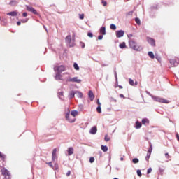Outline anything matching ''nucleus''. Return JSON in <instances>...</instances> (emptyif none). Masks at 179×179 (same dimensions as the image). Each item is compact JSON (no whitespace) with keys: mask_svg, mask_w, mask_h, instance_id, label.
<instances>
[{"mask_svg":"<svg viewBox=\"0 0 179 179\" xmlns=\"http://www.w3.org/2000/svg\"><path fill=\"white\" fill-rule=\"evenodd\" d=\"M129 45L130 48L135 50V51H141V50H142V47L139 46L134 40L129 41Z\"/></svg>","mask_w":179,"mask_h":179,"instance_id":"f257e3e1","label":"nucleus"},{"mask_svg":"<svg viewBox=\"0 0 179 179\" xmlns=\"http://www.w3.org/2000/svg\"><path fill=\"white\" fill-rule=\"evenodd\" d=\"M7 15L15 17L16 20H19V17H20V13L17 10L10 11L7 13Z\"/></svg>","mask_w":179,"mask_h":179,"instance_id":"f03ea898","label":"nucleus"},{"mask_svg":"<svg viewBox=\"0 0 179 179\" xmlns=\"http://www.w3.org/2000/svg\"><path fill=\"white\" fill-rule=\"evenodd\" d=\"M1 173L3 176H4V178H12V176L10 175V172H9V171L6 168H3L1 169Z\"/></svg>","mask_w":179,"mask_h":179,"instance_id":"7ed1b4c3","label":"nucleus"},{"mask_svg":"<svg viewBox=\"0 0 179 179\" xmlns=\"http://www.w3.org/2000/svg\"><path fill=\"white\" fill-rule=\"evenodd\" d=\"M66 120L69 122L73 123L75 121H76V118L74 117L71 116V115L69 114V113L66 114Z\"/></svg>","mask_w":179,"mask_h":179,"instance_id":"20e7f679","label":"nucleus"},{"mask_svg":"<svg viewBox=\"0 0 179 179\" xmlns=\"http://www.w3.org/2000/svg\"><path fill=\"white\" fill-rule=\"evenodd\" d=\"M26 8H27V10H28V12H31L32 13H34V15H38V13L37 12V10H36V9H34V8H33L30 6H26Z\"/></svg>","mask_w":179,"mask_h":179,"instance_id":"39448f33","label":"nucleus"},{"mask_svg":"<svg viewBox=\"0 0 179 179\" xmlns=\"http://www.w3.org/2000/svg\"><path fill=\"white\" fill-rule=\"evenodd\" d=\"M68 82H73L75 83H80L82 80L78 79V77L70 78L67 80Z\"/></svg>","mask_w":179,"mask_h":179,"instance_id":"423d86ee","label":"nucleus"},{"mask_svg":"<svg viewBox=\"0 0 179 179\" xmlns=\"http://www.w3.org/2000/svg\"><path fill=\"white\" fill-rule=\"evenodd\" d=\"M55 71H57L58 72H64L66 69L65 66L61 65L59 66H55L54 67Z\"/></svg>","mask_w":179,"mask_h":179,"instance_id":"0eeeda50","label":"nucleus"},{"mask_svg":"<svg viewBox=\"0 0 179 179\" xmlns=\"http://www.w3.org/2000/svg\"><path fill=\"white\" fill-rule=\"evenodd\" d=\"M147 41L152 47H156V41H155V39L150 37H147Z\"/></svg>","mask_w":179,"mask_h":179,"instance_id":"6e6552de","label":"nucleus"},{"mask_svg":"<svg viewBox=\"0 0 179 179\" xmlns=\"http://www.w3.org/2000/svg\"><path fill=\"white\" fill-rule=\"evenodd\" d=\"M155 101H158L159 103H164V104H169V101L162 98L156 97Z\"/></svg>","mask_w":179,"mask_h":179,"instance_id":"1a4fd4ad","label":"nucleus"},{"mask_svg":"<svg viewBox=\"0 0 179 179\" xmlns=\"http://www.w3.org/2000/svg\"><path fill=\"white\" fill-rule=\"evenodd\" d=\"M124 34H125V32L122 30L116 31V37L117 38H120V37H124Z\"/></svg>","mask_w":179,"mask_h":179,"instance_id":"9d476101","label":"nucleus"},{"mask_svg":"<svg viewBox=\"0 0 179 179\" xmlns=\"http://www.w3.org/2000/svg\"><path fill=\"white\" fill-rule=\"evenodd\" d=\"M72 41V39L71 38V35H69L66 37V43L69 45L70 47H73V43L71 44V42Z\"/></svg>","mask_w":179,"mask_h":179,"instance_id":"9b49d317","label":"nucleus"},{"mask_svg":"<svg viewBox=\"0 0 179 179\" xmlns=\"http://www.w3.org/2000/svg\"><path fill=\"white\" fill-rule=\"evenodd\" d=\"M55 159H57V148L53 149L52 152V162H55Z\"/></svg>","mask_w":179,"mask_h":179,"instance_id":"f8f14e48","label":"nucleus"},{"mask_svg":"<svg viewBox=\"0 0 179 179\" xmlns=\"http://www.w3.org/2000/svg\"><path fill=\"white\" fill-rule=\"evenodd\" d=\"M90 133L92 134V135H96V134H97V127L94 126L92 128H91Z\"/></svg>","mask_w":179,"mask_h":179,"instance_id":"ddd939ff","label":"nucleus"},{"mask_svg":"<svg viewBox=\"0 0 179 179\" xmlns=\"http://www.w3.org/2000/svg\"><path fill=\"white\" fill-rule=\"evenodd\" d=\"M88 96L90 97V99L91 100V101H93L94 100V94H93L92 91L89 92Z\"/></svg>","mask_w":179,"mask_h":179,"instance_id":"4468645a","label":"nucleus"},{"mask_svg":"<svg viewBox=\"0 0 179 179\" xmlns=\"http://www.w3.org/2000/svg\"><path fill=\"white\" fill-rule=\"evenodd\" d=\"M55 79L56 80H62V75H61V73H57L55 76Z\"/></svg>","mask_w":179,"mask_h":179,"instance_id":"2eb2a0df","label":"nucleus"},{"mask_svg":"<svg viewBox=\"0 0 179 179\" xmlns=\"http://www.w3.org/2000/svg\"><path fill=\"white\" fill-rule=\"evenodd\" d=\"M67 152H68L69 156L73 155V148L72 147L69 148Z\"/></svg>","mask_w":179,"mask_h":179,"instance_id":"dca6fc26","label":"nucleus"},{"mask_svg":"<svg viewBox=\"0 0 179 179\" xmlns=\"http://www.w3.org/2000/svg\"><path fill=\"white\" fill-rule=\"evenodd\" d=\"M17 3H19L17 2V1L16 0H13V1H10V3H9V5H10V6H16V5H17Z\"/></svg>","mask_w":179,"mask_h":179,"instance_id":"f3484780","label":"nucleus"},{"mask_svg":"<svg viewBox=\"0 0 179 179\" xmlns=\"http://www.w3.org/2000/svg\"><path fill=\"white\" fill-rule=\"evenodd\" d=\"M78 114H79V112H78V110H72V111L71 112V115L73 116V117H74V118H75V117H76V115H78Z\"/></svg>","mask_w":179,"mask_h":179,"instance_id":"a211bd4d","label":"nucleus"},{"mask_svg":"<svg viewBox=\"0 0 179 179\" xmlns=\"http://www.w3.org/2000/svg\"><path fill=\"white\" fill-rule=\"evenodd\" d=\"M142 124L143 125H148L149 124V120H148L147 118H144L142 120Z\"/></svg>","mask_w":179,"mask_h":179,"instance_id":"6ab92c4d","label":"nucleus"},{"mask_svg":"<svg viewBox=\"0 0 179 179\" xmlns=\"http://www.w3.org/2000/svg\"><path fill=\"white\" fill-rule=\"evenodd\" d=\"M101 149L103 152H107V150H108V147L106 145H101Z\"/></svg>","mask_w":179,"mask_h":179,"instance_id":"aec40b11","label":"nucleus"},{"mask_svg":"<svg viewBox=\"0 0 179 179\" xmlns=\"http://www.w3.org/2000/svg\"><path fill=\"white\" fill-rule=\"evenodd\" d=\"M75 94H76V92H75L73 91H71L69 93L70 99H73V97H75Z\"/></svg>","mask_w":179,"mask_h":179,"instance_id":"412c9836","label":"nucleus"},{"mask_svg":"<svg viewBox=\"0 0 179 179\" xmlns=\"http://www.w3.org/2000/svg\"><path fill=\"white\" fill-rule=\"evenodd\" d=\"M141 127H142V124L139 121H137L136 122V128L137 129H139V128H141Z\"/></svg>","mask_w":179,"mask_h":179,"instance_id":"4be33fe9","label":"nucleus"},{"mask_svg":"<svg viewBox=\"0 0 179 179\" xmlns=\"http://www.w3.org/2000/svg\"><path fill=\"white\" fill-rule=\"evenodd\" d=\"M101 34H103V36H105L106 34V27H101L100 29Z\"/></svg>","mask_w":179,"mask_h":179,"instance_id":"5701e85b","label":"nucleus"},{"mask_svg":"<svg viewBox=\"0 0 179 179\" xmlns=\"http://www.w3.org/2000/svg\"><path fill=\"white\" fill-rule=\"evenodd\" d=\"M10 20L11 23H16V22H17V20H16V17H10Z\"/></svg>","mask_w":179,"mask_h":179,"instance_id":"b1692460","label":"nucleus"},{"mask_svg":"<svg viewBox=\"0 0 179 179\" xmlns=\"http://www.w3.org/2000/svg\"><path fill=\"white\" fill-rule=\"evenodd\" d=\"M76 94L77 95V97H79L80 99H82L83 97V94L80 92H76Z\"/></svg>","mask_w":179,"mask_h":179,"instance_id":"393cba45","label":"nucleus"},{"mask_svg":"<svg viewBox=\"0 0 179 179\" xmlns=\"http://www.w3.org/2000/svg\"><path fill=\"white\" fill-rule=\"evenodd\" d=\"M129 85H131V86H135V82H134V80H132L131 78L129 79Z\"/></svg>","mask_w":179,"mask_h":179,"instance_id":"a878e982","label":"nucleus"},{"mask_svg":"<svg viewBox=\"0 0 179 179\" xmlns=\"http://www.w3.org/2000/svg\"><path fill=\"white\" fill-rule=\"evenodd\" d=\"M152 150H153V148H152V145H150V148H149V150L148 151L147 155H149V156H150L152 155Z\"/></svg>","mask_w":179,"mask_h":179,"instance_id":"bb28decb","label":"nucleus"},{"mask_svg":"<svg viewBox=\"0 0 179 179\" xmlns=\"http://www.w3.org/2000/svg\"><path fill=\"white\" fill-rule=\"evenodd\" d=\"M148 56L150 58H152V59H155V55L152 52H148Z\"/></svg>","mask_w":179,"mask_h":179,"instance_id":"cd10ccee","label":"nucleus"},{"mask_svg":"<svg viewBox=\"0 0 179 179\" xmlns=\"http://www.w3.org/2000/svg\"><path fill=\"white\" fill-rule=\"evenodd\" d=\"M120 48H125L127 47V45L125 44V42H123L122 43L119 45Z\"/></svg>","mask_w":179,"mask_h":179,"instance_id":"c85d7f7f","label":"nucleus"},{"mask_svg":"<svg viewBox=\"0 0 179 179\" xmlns=\"http://www.w3.org/2000/svg\"><path fill=\"white\" fill-rule=\"evenodd\" d=\"M73 68L76 69V71H79V65H78L76 63L73 64Z\"/></svg>","mask_w":179,"mask_h":179,"instance_id":"c756f323","label":"nucleus"},{"mask_svg":"<svg viewBox=\"0 0 179 179\" xmlns=\"http://www.w3.org/2000/svg\"><path fill=\"white\" fill-rule=\"evenodd\" d=\"M110 29L111 30H117V27L114 24H110Z\"/></svg>","mask_w":179,"mask_h":179,"instance_id":"7c9ffc66","label":"nucleus"},{"mask_svg":"<svg viewBox=\"0 0 179 179\" xmlns=\"http://www.w3.org/2000/svg\"><path fill=\"white\" fill-rule=\"evenodd\" d=\"M132 162L134 164H136V163H139V159H138V158H134Z\"/></svg>","mask_w":179,"mask_h":179,"instance_id":"2f4dec72","label":"nucleus"},{"mask_svg":"<svg viewBox=\"0 0 179 179\" xmlns=\"http://www.w3.org/2000/svg\"><path fill=\"white\" fill-rule=\"evenodd\" d=\"M96 111L99 113V114L101 113V106H98L96 108Z\"/></svg>","mask_w":179,"mask_h":179,"instance_id":"473e14b6","label":"nucleus"},{"mask_svg":"<svg viewBox=\"0 0 179 179\" xmlns=\"http://www.w3.org/2000/svg\"><path fill=\"white\" fill-rule=\"evenodd\" d=\"M135 22L137 23V24H141V20H139V18L136 17L135 19Z\"/></svg>","mask_w":179,"mask_h":179,"instance_id":"72a5a7b5","label":"nucleus"},{"mask_svg":"<svg viewBox=\"0 0 179 179\" xmlns=\"http://www.w3.org/2000/svg\"><path fill=\"white\" fill-rule=\"evenodd\" d=\"M137 176H138V177H142V173L141 172V170H137Z\"/></svg>","mask_w":179,"mask_h":179,"instance_id":"f704fd0d","label":"nucleus"},{"mask_svg":"<svg viewBox=\"0 0 179 179\" xmlns=\"http://www.w3.org/2000/svg\"><path fill=\"white\" fill-rule=\"evenodd\" d=\"M104 139L106 142H108V141H110V137H108V135H106Z\"/></svg>","mask_w":179,"mask_h":179,"instance_id":"c9c22d12","label":"nucleus"},{"mask_svg":"<svg viewBox=\"0 0 179 179\" xmlns=\"http://www.w3.org/2000/svg\"><path fill=\"white\" fill-rule=\"evenodd\" d=\"M79 19H81V20L85 19V14H80L79 15Z\"/></svg>","mask_w":179,"mask_h":179,"instance_id":"e433bc0d","label":"nucleus"},{"mask_svg":"<svg viewBox=\"0 0 179 179\" xmlns=\"http://www.w3.org/2000/svg\"><path fill=\"white\" fill-rule=\"evenodd\" d=\"M23 22V20H21V21H16L17 25V26H20L22 24V23Z\"/></svg>","mask_w":179,"mask_h":179,"instance_id":"4c0bfd02","label":"nucleus"},{"mask_svg":"<svg viewBox=\"0 0 179 179\" xmlns=\"http://www.w3.org/2000/svg\"><path fill=\"white\" fill-rule=\"evenodd\" d=\"M90 163H94V157H91L90 158Z\"/></svg>","mask_w":179,"mask_h":179,"instance_id":"58836bf2","label":"nucleus"},{"mask_svg":"<svg viewBox=\"0 0 179 179\" xmlns=\"http://www.w3.org/2000/svg\"><path fill=\"white\" fill-rule=\"evenodd\" d=\"M103 6H107V1L102 0Z\"/></svg>","mask_w":179,"mask_h":179,"instance_id":"ea45409f","label":"nucleus"},{"mask_svg":"<svg viewBox=\"0 0 179 179\" xmlns=\"http://www.w3.org/2000/svg\"><path fill=\"white\" fill-rule=\"evenodd\" d=\"M87 36L92 38L93 37V34L92 32H88Z\"/></svg>","mask_w":179,"mask_h":179,"instance_id":"a19ab883","label":"nucleus"},{"mask_svg":"<svg viewBox=\"0 0 179 179\" xmlns=\"http://www.w3.org/2000/svg\"><path fill=\"white\" fill-rule=\"evenodd\" d=\"M150 158V155H149V154H147V156L145 157V160L147 162H149V159Z\"/></svg>","mask_w":179,"mask_h":179,"instance_id":"79ce46f5","label":"nucleus"},{"mask_svg":"<svg viewBox=\"0 0 179 179\" xmlns=\"http://www.w3.org/2000/svg\"><path fill=\"white\" fill-rule=\"evenodd\" d=\"M54 169H55V170H58V169H59L58 164H55Z\"/></svg>","mask_w":179,"mask_h":179,"instance_id":"37998d69","label":"nucleus"},{"mask_svg":"<svg viewBox=\"0 0 179 179\" xmlns=\"http://www.w3.org/2000/svg\"><path fill=\"white\" fill-rule=\"evenodd\" d=\"M152 173V168H149L147 171V174H150Z\"/></svg>","mask_w":179,"mask_h":179,"instance_id":"c03bdc74","label":"nucleus"},{"mask_svg":"<svg viewBox=\"0 0 179 179\" xmlns=\"http://www.w3.org/2000/svg\"><path fill=\"white\" fill-rule=\"evenodd\" d=\"M47 164H48V166H50L52 169L54 168V166L52 165V162H48L47 163Z\"/></svg>","mask_w":179,"mask_h":179,"instance_id":"a18cd8bd","label":"nucleus"},{"mask_svg":"<svg viewBox=\"0 0 179 179\" xmlns=\"http://www.w3.org/2000/svg\"><path fill=\"white\" fill-rule=\"evenodd\" d=\"M5 157H6V155H3V154H1V156H0V159H5Z\"/></svg>","mask_w":179,"mask_h":179,"instance_id":"49530a36","label":"nucleus"},{"mask_svg":"<svg viewBox=\"0 0 179 179\" xmlns=\"http://www.w3.org/2000/svg\"><path fill=\"white\" fill-rule=\"evenodd\" d=\"M97 104H98V107H101V103H100V100H97Z\"/></svg>","mask_w":179,"mask_h":179,"instance_id":"de8ad7c7","label":"nucleus"},{"mask_svg":"<svg viewBox=\"0 0 179 179\" xmlns=\"http://www.w3.org/2000/svg\"><path fill=\"white\" fill-rule=\"evenodd\" d=\"M80 45H81L82 48H85V43L80 42Z\"/></svg>","mask_w":179,"mask_h":179,"instance_id":"09e8293b","label":"nucleus"},{"mask_svg":"<svg viewBox=\"0 0 179 179\" xmlns=\"http://www.w3.org/2000/svg\"><path fill=\"white\" fill-rule=\"evenodd\" d=\"M98 40H103V36L102 35H99L98 36Z\"/></svg>","mask_w":179,"mask_h":179,"instance_id":"8fccbe9b","label":"nucleus"},{"mask_svg":"<svg viewBox=\"0 0 179 179\" xmlns=\"http://www.w3.org/2000/svg\"><path fill=\"white\" fill-rule=\"evenodd\" d=\"M159 171H160V173H164V169L159 168Z\"/></svg>","mask_w":179,"mask_h":179,"instance_id":"3c124183","label":"nucleus"},{"mask_svg":"<svg viewBox=\"0 0 179 179\" xmlns=\"http://www.w3.org/2000/svg\"><path fill=\"white\" fill-rule=\"evenodd\" d=\"M165 157H166V159H169L170 155H169V153H165Z\"/></svg>","mask_w":179,"mask_h":179,"instance_id":"603ef678","label":"nucleus"},{"mask_svg":"<svg viewBox=\"0 0 179 179\" xmlns=\"http://www.w3.org/2000/svg\"><path fill=\"white\" fill-rule=\"evenodd\" d=\"M133 14H134V11H129L128 13V15H130V16H132Z\"/></svg>","mask_w":179,"mask_h":179,"instance_id":"864d4df0","label":"nucleus"},{"mask_svg":"<svg viewBox=\"0 0 179 179\" xmlns=\"http://www.w3.org/2000/svg\"><path fill=\"white\" fill-rule=\"evenodd\" d=\"M174 62H176V60H174V59L170 60V64H173V65H174Z\"/></svg>","mask_w":179,"mask_h":179,"instance_id":"5fc2aeb1","label":"nucleus"},{"mask_svg":"<svg viewBox=\"0 0 179 179\" xmlns=\"http://www.w3.org/2000/svg\"><path fill=\"white\" fill-rule=\"evenodd\" d=\"M66 176L67 177H69L71 176V171H69L67 173H66Z\"/></svg>","mask_w":179,"mask_h":179,"instance_id":"6e6d98bb","label":"nucleus"},{"mask_svg":"<svg viewBox=\"0 0 179 179\" xmlns=\"http://www.w3.org/2000/svg\"><path fill=\"white\" fill-rule=\"evenodd\" d=\"M120 97H122V99H125V96L122 94H120Z\"/></svg>","mask_w":179,"mask_h":179,"instance_id":"4d7b16f0","label":"nucleus"},{"mask_svg":"<svg viewBox=\"0 0 179 179\" xmlns=\"http://www.w3.org/2000/svg\"><path fill=\"white\" fill-rule=\"evenodd\" d=\"M23 16H24V17H26V16H27V13H24Z\"/></svg>","mask_w":179,"mask_h":179,"instance_id":"13d9d810","label":"nucleus"},{"mask_svg":"<svg viewBox=\"0 0 179 179\" xmlns=\"http://www.w3.org/2000/svg\"><path fill=\"white\" fill-rule=\"evenodd\" d=\"M134 86H138V81H135Z\"/></svg>","mask_w":179,"mask_h":179,"instance_id":"bf43d9fd","label":"nucleus"},{"mask_svg":"<svg viewBox=\"0 0 179 179\" xmlns=\"http://www.w3.org/2000/svg\"><path fill=\"white\" fill-rule=\"evenodd\" d=\"M59 96H63L64 95V92H59Z\"/></svg>","mask_w":179,"mask_h":179,"instance_id":"052dcab7","label":"nucleus"},{"mask_svg":"<svg viewBox=\"0 0 179 179\" xmlns=\"http://www.w3.org/2000/svg\"><path fill=\"white\" fill-rule=\"evenodd\" d=\"M27 19L24 20L23 23H27Z\"/></svg>","mask_w":179,"mask_h":179,"instance_id":"680f3d73","label":"nucleus"},{"mask_svg":"<svg viewBox=\"0 0 179 179\" xmlns=\"http://www.w3.org/2000/svg\"><path fill=\"white\" fill-rule=\"evenodd\" d=\"M5 179H10V178H4Z\"/></svg>","mask_w":179,"mask_h":179,"instance_id":"e2e57ef3","label":"nucleus"},{"mask_svg":"<svg viewBox=\"0 0 179 179\" xmlns=\"http://www.w3.org/2000/svg\"><path fill=\"white\" fill-rule=\"evenodd\" d=\"M120 89H122V86H119Z\"/></svg>","mask_w":179,"mask_h":179,"instance_id":"0e129e2a","label":"nucleus"},{"mask_svg":"<svg viewBox=\"0 0 179 179\" xmlns=\"http://www.w3.org/2000/svg\"><path fill=\"white\" fill-rule=\"evenodd\" d=\"M101 66H106V65L102 64Z\"/></svg>","mask_w":179,"mask_h":179,"instance_id":"69168bd1","label":"nucleus"},{"mask_svg":"<svg viewBox=\"0 0 179 179\" xmlns=\"http://www.w3.org/2000/svg\"><path fill=\"white\" fill-rule=\"evenodd\" d=\"M73 37H75V34H73Z\"/></svg>","mask_w":179,"mask_h":179,"instance_id":"338daca9","label":"nucleus"},{"mask_svg":"<svg viewBox=\"0 0 179 179\" xmlns=\"http://www.w3.org/2000/svg\"><path fill=\"white\" fill-rule=\"evenodd\" d=\"M113 179H118V178H113Z\"/></svg>","mask_w":179,"mask_h":179,"instance_id":"774afa93","label":"nucleus"}]
</instances>
